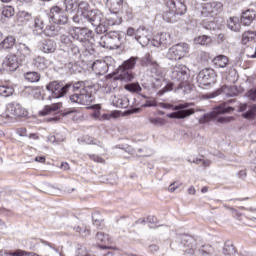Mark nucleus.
<instances>
[{
	"mask_svg": "<svg viewBox=\"0 0 256 256\" xmlns=\"http://www.w3.org/2000/svg\"><path fill=\"white\" fill-rule=\"evenodd\" d=\"M92 71L96 75H105V73H107V71H109V66L107 65V62H105V61L96 60L92 64Z\"/></svg>",
	"mask_w": 256,
	"mask_h": 256,
	"instance_id": "nucleus-22",
	"label": "nucleus"
},
{
	"mask_svg": "<svg viewBox=\"0 0 256 256\" xmlns=\"http://www.w3.org/2000/svg\"><path fill=\"white\" fill-rule=\"evenodd\" d=\"M147 221L149 223L150 229H155L154 225H157V217L155 216H148Z\"/></svg>",
	"mask_w": 256,
	"mask_h": 256,
	"instance_id": "nucleus-56",
	"label": "nucleus"
},
{
	"mask_svg": "<svg viewBox=\"0 0 256 256\" xmlns=\"http://www.w3.org/2000/svg\"><path fill=\"white\" fill-rule=\"evenodd\" d=\"M14 89L9 86H0V96L1 97H11L14 93Z\"/></svg>",
	"mask_w": 256,
	"mask_h": 256,
	"instance_id": "nucleus-41",
	"label": "nucleus"
},
{
	"mask_svg": "<svg viewBox=\"0 0 256 256\" xmlns=\"http://www.w3.org/2000/svg\"><path fill=\"white\" fill-rule=\"evenodd\" d=\"M233 111V107L226 106L225 104L219 105L215 107L210 113V117L215 119V117H219V115H224V113H231Z\"/></svg>",
	"mask_w": 256,
	"mask_h": 256,
	"instance_id": "nucleus-25",
	"label": "nucleus"
},
{
	"mask_svg": "<svg viewBox=\"0 0 256 256\" xmlns=\"http://www.w3.org/2000/svg\"><path fill=\"white\" fill-rule=\"evenodd\" d=\"M179 16L180 15L175 13V11L169 9V10L164 12L163 19L167 23H175V21H177V17H179Z\"/></svg>",
	"mask_w": 256,
	"mask_h": 256,
	"instance_id": "nucleus-35",
	"label": "nucleus"
},
{
	"mask_svg": "<svg viewBox=\"0 0 256 256\" xmlns=\"http://www.w3.org/2000/svg\"><path fill=\"white\" fill-rule=\"evenodd\" d=\"M43 53H55L57 50V43L53 40H44L41 44Z\"/></svg>",
	"mask_w": 256,
	"mask_h": 256,
	"instance_id": "nucleus-27",
	"label": "nucleus"
},
{
	"mask_svg": "<svg viewBox=\"0 0 256 256\" xmlns=\"http://www.w3.org/2000/svg\"><path fill=\"white\" fill-rule=\"evenodd\" d=\"M46 89L52 93L54 99H61V97H64V95H67L71 91V84L63 86L58 81H53L46 86Z\"/></svg>",
	"mask_w": 256,
	"mask_h": 256,
	"instance_id": "nucleus-9",
	"label": "nucleus"
},
{
	"mask_svg": "<svg viewBox=\"0 0 256 256\" xmlns=\"http://www.w3.org/2000/svg\"><path fill=\"white\" fill-rule=\"evenodd\" d=\"M189 53V44L178 43L170 47L166 52V58L170 61H181Z\"/></svg>",
	"mask_w": 256,
	"mask_h": 256,
	"instance_id": "nucleus-6",
	"label": "nucleus"
},
{
	"mask_svg": "<svg viewBox=\"0 0 256 256\" xmlns=\"http://www.w3.org/2000/svg\"><path fill=\"white\" fill-rule=\"evenodd\" d=\"M70 51L73 55H79V47L75 44H71Z\"/></svg>",
	"mask_w": 256,
	"mask_h": 256,
	"instance_id": "nucleus-63",
	"label": "nucleus"
},
{
	"mask_svg": "<svg viewBox=\"0 0 256 256\" xmlns=\"http://www.w3.org/2000/svg\"><path fill=\"white\" fill-rule=\"evenodd\" d=\"M127 35L128 37H135V39H137V30H135L133 27H129L127 29Z\"/></svg>",
	"mask_w": 256,
	"mask_h": 256,
	"instance_id": "nucleus-59",
	"label": "nucleus"
},
{
	"mask_svg": "<svg viewBox=\"0 0 256 256\" xmlns=\"http://www.w3.org/2000/svg\"><path fill=\"white\" fill-rule=\"evenodd\" d=\"M50 17L56 25H66L69 18L66 16L65 12L59 6H54L50 10Z\"/></svg>",
	"mask_w": 256,
	"mask_h": 256,
	"instance_id": "nucleus-13",
	"label": "nucleus"
},
{
	"mask_svg": "<svg viewBox=\"0 0 256 256\" xmlns=\"http://www.w3.org/2000/svg\"><path fill=\"white\" fill-rule=\"evenodd\" d=\"M173 91V83H168L162 90L158 92L159 97H162V95H165V93Z\"/></svg>",
	"mask_w": 256,
	"mask_h": 256,
	"instance_id": "nucleus-54",
	"label": "nucleus"
},
{
	"mask_svg": "<svg viewBox=\"0 0 256 256\" xmlns=\"http://www.w3.org/2000/svg\"><path fill=\"white\" fill-rule=\"evenodd\" d=\"M96 241L98 243H102L104 245H107V243H109L110 239H109V235L103 233V232H98L96 235Z\"/></svg>",
	"mask_w": 256,
	"mask_h": 256,
	"instance_id": "nucleus-45",
	"label": "nucleus"
},
{
	"mask_svg": "<svg viewBox=\"0 0 256 256\" xmlns=\"http://www.w3.org/2000/svg\"><path fill=\"white\" fill-rule=\"evenodd\" d=\"M103 19H104V16H103V13L101 12L100 20H98V22L95 23V18H93L88 22L90 23V25H92V27H96V33L98 35H101V33H107V26L103 24Z\"/></svg>",
	"mask_w": 256,
	"mask_h": 256,
	"instance_id": "nucleus-26",
	"label": "nucleus"
},
{
	"mask_svg": "<svg viewBox=\"0 0 256 256\" xmlns=\"http://www.w3.org/2000/svg\"><path fill=\"white\" fill-rule=\"evenodd\" d=\"M9 255H11V256H39L35 253H26L23 250H17L15 252H10Z\"/></svg>",
	"mask_w": 256,
	"mask_h": 256,
	"instance_id": "nucleus-50",
	"label": "nucleus"
},
{
	"mask_svg": "<svg viewBox=\"0 0 256 256\" xmlns=\"http://www.w3.org/2000/svg\"><path fill=\"white\" fill-rule=\"evenodd\" d=\"M60 104H54L52 106H46L43 111L40 112V115L44 116L49 115V113H55L59 109Z\"/></svg>",
	"mask_w": 256,
	"mask_h": 256,
	"instance_id": "nucleus-44",
	"label": "nucleus"
},
{
	"mask_svg": "<svg viewBox=\"0 0 256 256\" xmlns=\"http://www.w3.org/2000/svg\"><path fill=\"white\" fill-rule=\"evenodd\" d=\"M89 158L92 161H95V163H105V159H103L101 156H98V155H89Z\"/></svg>",
	"mask_w": 256,
	"mask_h": 256,
	"instance_id": "nucleus-58",
	"label": "nucleus"
},
{
	"mask_svg": "<svg viewBox=\"0 0 256 256\" xmlns=\"http://www.w3.org/2000/svg\"><path fill=\"white\" fill-rule=\"evenodd\" d=\"M217 121L218 123H231V121H233V117H219Z\"/></svg>",
	"mask_w": 256,
	"mask_h": 256,
	"instance_id": "nucleus-62",
	"label": "nucleus"
},
{
	"mask_svg": "<svg viewBox=\"0 0 256 256\" xmlns=\"http://www.w3.org/2000/svg\"><path fill=\"white\" fill-rule=\"evenodd\" d=\"M124 89L126 91H129V93H141L143 89L141 88V85L139 83H129L124 86Z\"/></svg>",
	"mask_w": 256,
	"mask_h": 256,
	"instance_id": "nucleus-37",
	"label": "nucleus"
},
{
	"mask_svg": "<svg viewBox=\"0 0 256 256\" xmlns=\"http://www.w3.org/2000/svg\"><path fill=\"white\" fill-rule=\"evenodd\" d=\"M173 43V37H171V34L167 32H163L158 36H155L153 40L154 47H160V45H163V47H167V45H171Z\"/></svg>",
	"mask_w": 256,
	"mask_h": 256,
	"instance_id": "nucleus-19",
	"label": "nucleus"
},
{
	"mask_svg": "<svg viewBox=\"0 0 256 256\" xmlns=\"http://www.w3.org/2000/svg\"><path fill=\"white\" fill-rule=\"evenodd\" d=\"M193 163H196V165H202L203 167H209V165H211V160L197 158L196 160H193Z\"/></svg>",
	"mask_w": 256,
	"mask_h": 256,
	"instance_id": "nucleus-55",
	"label": "nucleus"
},
{
	"mask_svg": "<svg viewBox=\"0 0 256 256\" xmlns=\"http://www.w3.org/2000/svg\"><path fill=\"white\" fill-rule=\"evenodd\" d=\"M239 111H246L242 114V117H244V119H253L256 116V105L248 106L247 104H241L239 106Z\"/></svg>",
	"mask_w": 256,
	"mask_h": 256,
	"instance_id": "nucleus-23",
	"label": "nucleus"
},
{
	"mask_svg": "<svg viewBox=\"0 0 256 256\" xmlns=\"http://www.w3.org/2000/svg\"><path fill=\"white\" fill-rule=\"evenodd\" d=\"M70 91H74V94L70 95V101L72 103H78L79 105H89L93 103L94 98L91 87H85L84 82L71 84Z\"/></svg>",
	"mask_w": 256,
	"mask_h": 256,
	"instance_id": "nucleus-2",
	"label": "nucleus"
},
{
	"mask_svg": "<svg viewBox=\"0 0 256 256\" xmlns=\"http://www.w3.org/2000/svg\"><path fill=\"white\" fill-rule=\"evenodd\" d=\"M213 63L218 68L224 69V67H227V65L229 64V58H227V56L225 55H219L213 59Z\"/></svg>",
	"mask_w": 256,
	"mask_h": 256,
	"instance_id": "nucleus-32",
	"label": "nucleus"
},
{
	"mask_svg": "<svg viewBox=\"0 0 256 256\" xmlns=\"http://www.w3.org/2000/svg\"><path fill=\"white\" fill-rule=\"evenodd\" d=\"M112 103L114 107H119L120 109H127L129 107V99L123 96H113Z\"/></svg>",
	"mask_w": 256,
	"mask_h": 256,
	"instance_id": "nucleus-28",
	"label": "nucleus"
},
{
	"mask_svg": "<svg viewBox=\"0 0 256 256\" xmlns=\"http://www.w3.org/2000/svg\"><path fill=\"white\" fill-rule=\"evenodd\" d=\"M32 65L43 71V69H47V59H45V57L37 56L33 59Z\"/></svg>",
	"mask_w": 256,
	"mask_h": 256,
	"instance_id": "nucleus-34",
	"label": "nucleus"
},
{
	"mask_svg": "<svg viewBox=\"0 0 256 256\" xmlns=\"http://www.w3.org/2000/svg\"><path fill=\"white\" fill-rule=\"evenodd\" d=\"M121 7H123V0H113L112 8L115 9V11H119Z\"/></svg>",
	"mask_w": 256,
	"mask_h": 256,
	"instance_id": "nucleus-57",
	"label": "nucleus"
},
{
	"mask_svg": "<svg viewBox=\"0 0 256 256\" xmlns=\"http://www.w3.org/2000/svg\"><path fill=\"white\" fill-rule=\"evenodd\" d=\"M64 140H65L64 138L60 139L59 136H50L48 138V141H50V143H61Z\"/></svg>",
	"mask_w": 256,
	"mask_h": 256,
	"instance_id": "nucleus-60",
	"label": "nucleus"
},
{
	"mask_svg": "<svg viewBox=\"0 0 256 256\" xmlns=\"http://www.w3.org/2000/svg\"><path fill=\"white\" fill-rule=\"evenodd\" d=\"M24 77L29 83H39L41 80V74L37 72H27L24 74Z\"/></svg>",
	"mask_w": 256,
	"mask_h": 256,
	"instance_id": "nucleus-36",
	"label": "nucleus"
},
{
	"mask_svg": "<svg viewBox=\"0 0 256 256\" xmlns=\"http://www.w3.org/2000/svg\"><path fill=\"white\" fill-rule=\"evenodd\" d=\"M184 253L186 255H195V250L197 249V240L191 236H187L184 240Z\"/></svg>",
	"mask_w": 256,
	"mask_h": 256,
	"instance_id": "nucleus-20",
	"label": "nucleus"
},
{
	"mask_svg": "<svg viewBox=\"0 0 256 256\" xmlns=\"http://www.w3.org/2000/svg\"><path fill=\"white\" fill-rule=\"evenodd\" d=\"M251 41H255V35L253 31H247L242 34V43L243 45H247V43H251Z\"/></svg>",
	"mask_w": 256,
	"mask_h": 256,
	"instance_id": "nucleus-39",
	"label": "nucleus"
},
{
	"mask_svg": "<svg viewBox=\"0 0 256 256\" xmlns=\"http://www.w3.org/2000/svg\"><path fill=\"white\" fill-rule=\"evenodd\" d=\"M170 11H174L176 15H185L187 13V6H185V0H169L166 3Z\"/></svg>",
	"mask_w": 256,
	"mask_h": 256,
	"instance_id": "nucleus-17",
	"label": "nucleus"
},
{
	"mask_svg": "<svg viewBox=\"0 0 256 256\" xmlns=\"http://www.w3.org/2000/svg\"><path fill=\"white\" fill-rule=\"evenodd\" d=\"M33 19V16L29 12H21L19 15V21L20 23H29Z\"/></svg>",
	"mask_w": 256,
	"mask_h": 256,
	"instance_id": "nucleus-47",
	"label": "nucleus"
},
{
	"mask_svg": "<svg viewBox=\"0 0 256 256\" xmlns=\"http://www.w3.org/2000/svg\"><path fill=\"white\" fill-rule=\"evenodd\" d=\"M4 67L7 71H17L19 68V57L15 54L7 56L4 61Z\"/></svg>",
	"mask_w": 256,
	"mask_h": 256,
	"instance_id": "nucleus-21",
	"label": "nucleus"
},
{
	"mask_svg": "<svg viewBox=\"0 0 256 256\" xmlns=\"http://www.w3.org/2000/svg\"><path fill=\"white\" fill-rule=\"evenodd\" d=\"M216 77L217 75L215 74V70L211 68H205L199 72L197 76V83L201 89H207V87L215 83Z\"/></svg>",
	"mask_w": 256,
	"mask_h": 256,
	"instance_id": "nucleus-8",
	"label": "nucleus"
},
{
	"mask_svg": "<svg viewBox=\"0 0 256 256\" xmlns=\"http://www.w3.org/2000/svg\"><path fill=\"white\" fill-rule=\"evenodd\" d=\"M149 121L152 125H156L157 127L165 125V120L163 118H150Z\"/></svg>",
	"mask_w": 256,
	"mask_h": 256,
	"instance_id": "nucleus-52",
	"label": "nucleus"
},
{
	"mask_svg": "<svg viewBox=\"0 0 256 256\" xmlns=\"http://www.w3.org/2000/svg\"><path fill=\"white\" fill-rule=\"evenodd\" d=\"M79 144L85 143V145H97L98 147H103V143L89 135L83 136L81 139H78Z\"/></svg>",
	"mask_w": 256,
	"mask_h": 256,
	"instance_id": "nucleus-30",
	"label": "nucleus"
},
{
	"mask_svg": "<svg viewBox=\"0 0 256 256\" xmlns=\"http://www.w3.org/2000/svg\"><path fill=\"white\" fill-rule=\"evenodd\" d=\"M148 65H150L152 77H159L161 75V70H159V64L157 62H148Z\"/></svg>",
	"mask_w": 256,
	"mask_h": 256,
	"instance_id": "nucleus-40",
	"label": "nucleus"
},
{
	"mask_svg": "<svg viewBox=\"0 0 256 256\" xmlns=\"http://www.w3.org/2000/svg\"><path fill=\"white\" fill-rule=\"evenodd\" d=\"M228 29L234 31V33H239L241 31V22L238 17H230L227 21Z\"/></svg>",
	"mask_w": 256,
	"mask_h": 256,
	"instance_id": "nucleus-29",
	"label": "nucleus"
},
{
	"mask_svg": "<svg viewBox=\"0 0 256 256\" xmlns=\"http://www.w3.org/2000/svg\"><path fill=\"white\" fill-rule=\"evenodd\" d=\"M194 43H196V45H211V37L207 36V35H202V36H198L194 39Z\"/></svg>",
	"mask_w": 256,
	"mask_h": 256,
	"instance_id": "nucleus-38",
	"label": "nucleus"
},
{
	"mask_svg": "<svg viewBox=\"0 0 256 256\" xmlns=\"http://www.w3.org/2000/svg\"><path fill=\"white\" fill-rule=\"evenodd\" d=\"M223 254L226 256L235 254V247L232 244H225L223 248Z\"/></svg>",
	"mask_w": 256,
	"mask_h": 256,
	"instance_id": "nucleus-49",
	"label": "nucleus"
},
{
	"mask_svg": "<svg viewBox=\"0 0 256 256\" xmlns=\"http://www.w3.org/2000/svg\"><path fill=\"white\" fill-rule=\"evenodd\" d=\"M73 39L81 43L85 51L93 53L95 51V39L93 38V31L87 28H74L71 33Z\"/></svg>",
	"mask_w": 256,
	"mask_h": 256,
	"instance_id": "nucleus-3",
	"label": "nucleus"
},
{
	"mask_svg": "<svg viewBox=\"0 0 256 256\" xmlns=\"http://www.w3.org/2000/svg\"><path fill=\"white\" fill-rule=\"evenodd\" d=\"M246 56L249 59H256V47H255V49L253 47H248L246 49Z\"/></svg>",
	"mask_w": 256,
	"mask_h": 256,
	"instance_id": "nucleus-53",
	"label": "nucleus"
},
{
	"mask_svg": "<svg viewBox=\"0 0 256 256\" xmlns=\"http://www.w3.org/2000/svg\"><path fill=\"white\" fill-rule=\"evenodd\" d=\"M15 37L7 36L2 42H0V49L7 51L8 49H13L15 47Z\"/></svg>",
	"mask_w": 256,
	"mask_h": 256,
	"instance_id": "nucleus-31",
	"label": "nucleus"
},
{
	"mask_svg": "<svg viewBox=\"0 0 256 256\" xmlns=\"http://www.w3.org/2000/svg\"><path fill=\"white\" fill-rule=\"evenodd\" d=\"M177 189H179V184L177 183H172L168 187V191H170V193H174V191H177Z\"/></svg>",
	"mask_w": 256,
	"mask_h": 256,
	"instance_id": "nucleus-64",
	"label": "nucleus"
},
{
	"mask_svg": "<svg viewBox=\"0 0 256 256\" xmlns=\"http://www.w3.org/2000/svg\"><path fill=\"white\" fill-rule=\"evenodd\" d=\"M255 17H256L255 10L248 9L242 13L241 24L245 25L246 27H249V25H251V23H253V21L255 20Z\"/></svg>",
	"mask_w": 256,
	"mask_h": 256,
	"instance_id": "nucleus-24",
	"label": "nucleus"
},
{
	"mask_svg": "<svg viewBox=\"0 0 256 256\" xmlns=\"http://www.w3.org/2000/svg\"><path fill=\"white\" fill-rule=\"evenodd\" d=\"M188 107V103L176 105L173 108V110L176 112L167 114V117L169 119H185L186 117H190V115H193V113H195V110L188 109Z\"/></svg>",
	"mask_w": 256,
	"mask_h": 256,
	"instance_id": "nucleus-10",
	"label": "nucleus"
},
{
	"mask_svg": "<svg viewBox=\"0 0 256 256\" xmlns=\"http://www.w3.org/2000/svg\"><path fill=\"white\" fill-rule=\"evenodd\" d=\"M43 33L46 34L47 37H55L57 35V30H55V25H48L44 27Z\"/></svg>",
	"mask_w": 256,
	"mask_h": 256,
	"instance_id": "nucleus-42",
	"label": "nucleus"
},
{
	"mask_svg": "<svg viewBox=\"0 0 256 256\" xmlns=\"http://www.w3.org/2000/svg\"><path fill=\"white\" fill-rule=\"evenodd\" d=\"M138 57H131L128 60H125L122 65H120L116 70L117 79L120 81H125V83H129L135 79V75L131 73L133 69H135V65H137Z\"/></svg>",
	"mask_w": 256,
	"mask_h": 256,
	"instance_id": "nucleus-5",
	"label": "nucleus"
},
{
	"mask_svg": "<svg viewBox=\"0 0 256 256\" xmlns=\"http://www.w3.org/2000/svg\"><path fill=\"white\" fill-rule=\"evenodd\" d=\"M189 68L183 64H176L172 67L170 77L173 81H178V89H183L191 83Z\"/></svg>",
	"mask_w": 256,
	"mask_h": 256,
	"instance_id": "nucleus-4",
	"label": "nucleus"
},
{
	"mask_svg": "<svg viewBox=\"0 0 256 256\" xmlns=\"http://www.w3.org/2000/svg\"><path fill=\"white\" fill-rule=\"evenodd\" d=\"M136 41L142 46L147 47L151 41V32L145 26H140L136 30Z\"/></svg>",
	"mask_w": 256,
	"mask_h": 256,
	"instance_id": "nucleus-15",
	"label": "nucleus"
},
{
	"mask_svg": "<svg viewBox=\"0 0 256 256\" xmlns=\"http://www.w3.org/2000/svg\"><path fill=\"white\" fill-rule=\"evenodd\" d=\"M47 23H49V18L47 16H37L33 19L31 29L34 35H41L43 33L45 27H47Z\"/></svg>",
	"mask_w": 256,
	"mask_h": 256,
	"instance_id": "nucleus-14",
	"label": "nucleus"
},
{
	"mask_svg": "<svg viewBox=\"0 0 256 256\" xmlns=\"http://www.w3.org/2000/svg\"><path fill=\"white\" fill-rule=\"evenodd\" d=\"M144 107H157V101L155 99L146 100Z\"/></svg>",
	"mask_w": 256,
	"mask_h": 256,
	"instance_id": "nucleus-61",
	"label": "nucleus"
},
{
	"mask_svg": "<svg viewBox=\"0 0 256 256\" xmlns=\"http://www.w3.org/2000/svg\"><path fill=\"white\" fill-rule=\"evenodd\" d=\"M98 43L104 49H119L121 47V35L117 32H109L102 36Z\"/></svg>",
	"mask_w": 256,
	"mask_h": 256,
	"instance_id": "nucleus-7",
	"label": "nucleus"
},
{
	"mask_svg": "<svg viewBox=\"0 0 256 256\" xmlns=\"http://www.w3.org/2000/svg\"><path fill=\"white\" fill-rule=\"evenodd\" d=\"M2 15L6 18L13 17L15 15V9L12 6H5L2 9Z\"/></svg>",
	"mask_w": 256,
	"mask_h": 256,
	"instance_id": "nucleus-46",
	"label": "nucleus"
},
{
	"mask_svg": "<svg viewBox=\"0 0 256 256\" xmlns=\"http://www.w3.org/2000/svg\"><path fill=\"white\" fill-rule=\"evenodd\" d=\"M74 231H76V233H80L81 237H89V235H91V230L87 227L83 229L80 226H76L74 227Z\"/></svg>",
	"mask_w": 256,
	"mask_h": 256,
	"instance_id": "nucleus-48",
	"label": "nucleus"
},
{
	"mask_svg": "<svg viewBox=\"0 0 256 256\" xmlns=\"http://www.w3.org/2000/svg\"><path fill=\"white\" fill-rule=\"evenodd\" d=\"M223 11V4L221 2H209L202 6V17H217Z\"/></svg>",
	"mask_w": 256,
	"mask_h": 256,
	"instance_id": "nucleus-11",
	"label": "nucleus"
},
{
	"mask_svg": "<svg viewBox=\"0 0 256 256\" xmlns=\"http://www.w3.org/2000/svg\"><path fill=\"white\" fill-rule=\"evenodd\" d=\"M198 251L202 256L213 255V247H211V245H203L198 249Z\"/></svg>",
	"mask_w": 256,
	"mask_h": 256,
	"instance_id": "nucleus-43",
	"label": "nucleus"
},
{
	"mask_svg": "<svg viewBox=\"0 0 256 256\" xmlns=\"http://www.w3.org/2000/svg\"><path fill=\"white\" fill-rule=\"evenodd\" d=\"M27 110L17 102L7 104L5 117L13 119L14 117H26Z\"/></svg>",
	"mask_w": 256,
	"mask_h": 256,
	"instance_id": "nucleus-12",
	"label": "nucleus"
},
{
	"mask_svg": "<svg viewBox=\"0 0 256 256\" xmlns=\"http://www.w3.org/2000/svg\"><path fill=\"white\" fill-rule=\"evenodd\" d=\"M78 5L77 0H64V7L67 13H75L78 9Z\"/></svg>",
	"mask_w": 256,
	"mask_h": 256,
	"instance_id": "nucleus-33",
	"label": "nucleus"
},
{
	"mask_svg": "<svg viewBox=\"0 0 256 256\" xmlns=\"http://www.w3.org/2000/svg\"><path fill=\"white\" fill-rule=\"evenodd\" d=\"M221 93L227 97H235L237 96V88L235 86H224L221 89L208 94V99H215V97H218V95H221Z\"/></svg>",
	"mask_w": 256,
	"mask_h": 256,
	"instance_id": "nucleus-18",
	"label": "nucleus"
},
{
	"mask_svg": "<svg viewBox=\"0 0 256 256\" xmlns=\"http://www.w3.org/2000/svg\"><path fill=\"white\" fill-rule=\"evenodd\" d=\"M17 53L16 56L20 59L21 63L27 65L31 61V49L23 43L16 45Z\"/></svg>",
	"mask_w": 256,
	"mask_h": 256,
	"instance_id": "nucleus-16",
	"label": "nucleus"
},
{
	"mask_svg": "<svg viewBox=\"0 0 256 256\" xmlns=\"http://www.w3.org/2000/svg\"><path fill=\"white\" fill-rule=\"evenodd\" d=\"M91 253L87 251V248L85 246H80L76 250V256H90Z\"/></svg>",
	"mask_w": 256,
	"mask_h": 256,
	"instance_id": "nucleus-51",
	"label": "nucleus"
},
{
	"mask_svg": "<svg viewBox=\"0 0 256 256\" xmlns=\"http://www.w3.org/2000/svg\"><path fill=\"white\" fill-rule=\"evenodd\" d=\"M100 19L101 11L91 10V6L87 1L78 2L77 13L72 17V21L78 25H87L92 20L94 23H99Z\"/></svg>",
	"mask_w": 256,
	"mask_h": 256,
	"instance_id": "nucleus-1",
	"label": "nucleus"
}]
</instances>
